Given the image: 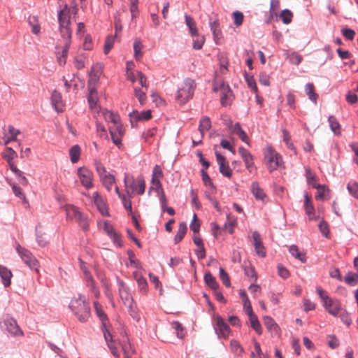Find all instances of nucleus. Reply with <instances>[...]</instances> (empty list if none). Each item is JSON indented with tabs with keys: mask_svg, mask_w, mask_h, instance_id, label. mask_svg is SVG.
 <instances>
[{
	"mask_svg": "<svg viewBox=\"0 0 358 358\" xmlns=\"http://www.w3.org/2000/svg\"><path fill=\"white\" fill-rule=\"evenodd\" d=\"M69 308L80 322H86L90 316V307L86 297L79 294L78 298L71 299Z\"/></svg>",
	"mask_w": 358,
	"mask_h": 358,
	"instance_id": "f257e3e1",
	"label": "nucleus"
},
{
	"mask_svg": "<svg viewBox=\"0 0 358 358\" xmlns=\"http://www.w3.org/2000/svg\"><path fill=\"white\" fill-rule=\"evenodd\" d=\"M196 85L194 80L187 78L184 82L181 87H180L176 93V99L180 104L185 103L189 99H192Z\"/></svg>",
	"mask_w": 358,
	"mask_h": 358,
	"instance_id": "f03ea898",
	"label": "nucleus"
},
{
	"mask_svg": "<svg viewBox=\"0 0 358 358\" xmlns=\"http://www.w3.org/2000/svg\"><path fill=\"white\" fill-rule=\"evenodd\" d=\"M60 35L62 38L71 37V29L69 27L70 15L67 5L58 13Z\"/></svg>",
	"mask_w": 358,
	"mask_h": 358,
	"instance_id": "7ed1b4c3",
	"label": "nucleus"
},
{
	"mask_svg": "<svg viewBox=\"0 0 358 358\" xmlns=\"http://www.w3.org/2000/svg\"><path fill=\"white\" fill-rule=\"evenodd\" d=\"M16 251L20 255L22 262L30 269L34 270L36 272L38 271V268L40 266L39 262L29 250L21 247L20 245L18 244L16 246Z\"/></svg>",
	"mask_w": 358,
	"mask_h": 358,
	"instance_id": "20e7f679",
	"label": "nucleus"
},
{
	"mask_svg": "<svg viewBox=\"0 0 358 358\" xmlns=\"http://www.w3.org/2000/svg\"><path fill=\"white\" fill-rule=\"evenodd\" d=\"M266 166L269 172L276 170L282 163L281 156L275 152L271 147H268L265 152Z\"/></svg>",
	"mask_w": 358,
	"mask_h": 358,
	"instance_id": "39448f33",
	"label": "nucleus"
},
{
	"mask_svg": "<svg viewBox=\"0 0 358 358\" xmlns=\"http://www.w3.org/2000/svg\"><path fill=\"white\" fill-rule=\"evenodd\" d=\"M214 329L219 338H228L231 332L229 325L220 315L215 317Z\"/></svg>",
	"mask_w": 358,
	"mask_h": 358,
	"instance_id": "423d86ee",
	"label": "nucleus"
},
{
	"mask_svg": "<svg viewBox=\"0 0 358 358\" xmlns=\"http://www.w3.org/2000/svg\"><path fill=\"white\" fill-rule=\"evenodd\" d=\"M116 281L119 295L123 303L127 306L129 303H133V298L131 295L129 287L118 276H116Z\"/></svg>",
	"mask_w": 358,
	"mask_h": 358,
	"instance_id": "0eeeda50",
	"label": "nucleus"
},
{
	"mask_svg": "<svg viewBox=\"0 0 358 358\" xmlns=\"http://www.w3.org/2000/svg\"><path fill=\"white\" fill-rule=\"evenodd\" d=\"M77 175L80 179V183L86 189H90L92 187L93 174L91 171L85 166L79 167L77 170Z\"/></svg>",
	"mask_w": 358,
	"mask_h": 358,
	"instance_id": "6e6552de",
	"label": "nucleus"
},
{
	"mask_svg": "<svg viewBox=\"0 0 358 358\" xmlns=\"http://www.w3.org/2000/svg\"><path fill=\"white\" fill-rule=\"evenodd\" d=\"M3 324L6 327V331L11 336H23V331L20 328V327L17 324V321L14 318L9 317V316L6 317V318L3 321Z\"/></svg>",
	"mask_w": 358,
	"mask_h": 358,
	"instance_id": "1a4fd4ad",
	"label": "nucleus"
},
{
	"mask_svg": "<svg viewBox=\"0 0 358 358\" xmlns=\"http://www.w3.org/2000/svg\"><path fill=\"white\" fill-rule=\"evenodd\" d=\"M64 39V44L62 47L61 50H57L56 52L57 58L58 63L60 66L65 65L66 62V57L68 55L69 49L71 42V37H65L62 38Z\"/></svg>",
	"mask_w": 358,
	"mask_h": 358,
	"instance_id": "9d476101",
	"label": "nucleus"
},
{
	"mask_svg": "<svg viewBox=\"0 0 358 358\" xmlns=\"http://www.w3.org/2000/svg\"><path fill=\"white\" fill-rule=\"evenodd\" d=\"M151 117V111L150 110H144L141 113L134 110L129 113L130 122L132 127H136L138 121L148 120L150 119Z\"/></svg>",
	"mask_w": 358,
	"mask_h": 358,
	"instance_id": "9b49d317",
	"label": "nucleus"
},
{
	"mask_svg": "<svg viewBox=\"0 0 358 358\" xmlns=\"http://www.w3.org/2000/svg\"><path fill=\"white\" fill-rule=\"evenodd\" d=\"M323 306L330 315L334 317H337L340 311L343 309L341 301L338 299L331 298L325 301Z\"/></svg>",
	"mask_w": 358,
	"mask_h": 358,
	"instance_id": "f8f14e48",
	"label": "nucleus"
},
{
	"mask_svg": "<svg viewBox=\"0 0 358 358\" xmlns=\"http://www.w3.org/2000/svg\"><path fill=\"white\" fill-rule=\"evenodd\" d=\"M217 162L219 165L220 172L225 177L231 178L232 176V170L230 169L226 158L221 155L219 152H215Z\"/></svg>",
	"mask_w": 358,
	"mask_h": 358,
	"instance_id": "ddd939ff",
	"label": "nucleus"
},
{
	"mask_svg": "<svg viewBox=\"0 0 358 358\" xmlns=\"http://www.w3.org/2000/svg\"><path fill=\"white\" fill-rule=\"evenodd\" d=\"M89 91L90 93L87 97V101L89 103L90 108L94 114L99 115V110H101V108L97 104L99 101L97 91L95 87H90Z\"/></svg>",
	"mask_w": 358,
	"mask_h": 358,
	"instance_id": "4468645a",
	"label": "nucleus"
},
{
	"mask_svg": "<svg viewBox=\"0 0 358 358\" xmlns=\"http://www.w3.org/2000/svg\"><path fill=\"white\" fill-rule=\"evenodd\" d=\"M253 244L256 253L261 257L266 256V249L263 245L259 233L257 231L252 233Z\"/></svg>",
	"mask_w": 358,
	"mask_h": 358,
	"instance_id": "2eb2a0df",
	"label": "nucleus"
},
{
	"mask_svg": "<svg viewBox=\"0 0 358 358\" xmlns=\"http://www.w3.org/2000/svg\"><path fill=\"white\" fill-rule=\"evenodd\" d=\"M103 336L112 355L116 358H120V354L108 329H103Z\"/></svg>",
	"mask_w": 358,
	"mask_h": 358,
	"instance_id": "dca6fc26",
	"label": "nucleus"
},
{
	"mask_svg": "<svg viewBox=\"0 0 358 358\" xmlns=\"http://www.w3.org/2000/svg\"><path fill=\"white\" fill-rule=\"evenodd\" d=\"M231 90L229 85H222L220 87V102L223 106H227L230 105Z\"/></svg>",
	"mask_w": 358,
	"mask_h": 358,
	"instance_id": "f3484780",
	"label": "nucleus"
},
{
	"mask_svg": "<svg viewBox=\"0 0 358 358\" xmlns=\"http://www.w3.org/2000/svg\"><path fill=\"white\" fill-rule=\"evenodd\" d=\"M124 182L126 187L127 194H128L129 196H131L136 189V180L132 175L125 173Z\"/></svg>",
	"mask_w": 358,
	"mask_h": 358,
	"instance_id": "a211bd4d",
	"label": "nucleus"
},
{
	"mask_svg": "<svg viewBox=\"0 0 358 358\" xmlns=\"http://www.w3.org/2000/svg\"><path fill=\"white\" fill-rule=\"evenodd\" d=\"M51 103L57 112L63 111L64 105L62 101V97L61 94L57 90H54L52 93Z\"/></svg>",
	"mask_w": 358,
	"mask_h": 358,
	"instance_id": "6ab92c4d",
	"label": "nucleus"
},
{
	"mask_svg": "<svg viewBox=\"0 0 358 358\" xmlns=\"http://www.w3.org/2000/svg\"><path fill=\"white\" fill-rule=\"evenodd\" d=\"M238 153L241 156L245 167L248 169H250L254 165L253 157L251 153L243 147H240L238 148Z\"/></svg>",
	"mask_w": 358,
	"mask_h": 358,
	"instance_id": "aec40b11",
	"label": "nucleus"
},
{
	"mask_svg": "<svg viewBox=\"0 0 358 358\" xmlns=\"http://www.w3.org/2000/svg\"><path fill=\"white\" fill-rule=\"evenodd\" d=\"M251 192L257 200L264 202L266 195L257 182H253L250 187Z\"/></svg>",
	"mask_w": 358,
	"mask_h": 358,
	"instance_id": "412c9836",
	"label": "nucleus"
},
{
	"mask_svg": "<svg viewBox=\"0 0 358 358\" xmlns=\"http://www.w3.org/2000/svg\"><path fill=\"white\" fill-rule=\"evenodd\" d=\"M93 305H94V308L95 312L96 313V315L98 316V317L102 322V331H103V329H108L106 328V324L108 322L107 315L105 314L104 311L103 310L101 305L98 301H94Z\"/></svg>",
	"mask_w": 358,
	"mask_h": 358,
	"instance_id": "4be33fe9",
	"label": "nucleus"
},
{
	"mask_svg": "<svg viewBox=\"0 0 358 358\" xmlns=\"http://www.w3.org/2000/svg\"><path fill=\"white\" fill-rule=\"evenodd\" d=\"M264 324L266 329L273 335L279 334V327L274 320L269 316H264L263 318Z\"/></svg>",
	"mask_w": 358,
	"mask_h": 358,
	"instance_id": "5701e85b",
	"label": "nucleus"
},
{
	"mask_svg": "<svg viewBox=\"0 0 358 358\" xmlns=\"http://www.w3.org/2000/svg\"><path fill=\"white\" fill-rule=\"evenodd\" d=\"M13 274L8 268L0 265V277L4 287H7L10 285Z\"/></svg>",
	"mask_w": 358,
	"mask_h": 358,
	"instance_id": "b1692460",
	"label": "nucleus"
},
{
	"mask_svg": "<svg viewBox=\"0 0 358 358\" xmlns=\"http://www.w3.org/2000/svg\"><path fill=\"white\" fill-rule=\"evenodd\" d=\"M121 346L124 358H136L133 357V355H136V351L129 340L123 341L121 343Z\"/></svg>",
	"mask_w": 358,
	"mask_h": 358,
	"instance_id": "393cba45",
	"label": "nucleus"
},
{
	"mask_svg": "<svg viewBox=\"0 0 358 358\" xmlns=\"http://www.w3.org/2000/svg\"><path fill=\"white\" fill-rule=\"evenodd\" d=\"M304 208L306 214L308 215L310 220H314V212L315 208L311 202L310 197L308 194V193L305 192L304 194Z\"/></svg>",
	"mask_w": 358,
	"mask_h": 358,
	"instance_id": "a878e982",
	"label": "nucleus"
},
{
	"mask_svg": "<svg viewBox=\"0 0 358 358\" xmlns=\"http://www.w3.org/2000/svg\"><path fill=\"white\" fill-rule=\"evenodd\" d=\"M99 114L101 115L106 122H111L113 124L118 123L120 116L117 114L113 113L107 109L99 110Z\"/></svg>",
	"mask_w": 358,
	"mask_h": 358,
	"instance_id": "bb28decb",
	"label": "nucleus"
},
{
	"mask_svg": "<svg viewBox=\"0 0 358 358\" xmlns=\"http://www.w3.org/2000/svg\"><path fill=\"white\" fill-rule=\"evenodd\" d=\"M211 127V122L208 117L204 116L201 118L199 125V131L201 134V138H203L204 132L208 131Z\"/></svg>",
	"mask_w": 358,
	"mask_h": 358,
	"instance_id": "cd10ccee",
	"label": "nucleus"
},
{
	"mask_svg": "<svg viewBox=\"0 0 358 358\" xmlns=\"http://www.w3.org/2000/svg\"><path fill=\"white\" fill-rule=\"evenodd\" d=\"M64 210L66 211L67 218L70 220H76L81 214L78 210V208L73 205H66Z\"/></svg>",
	"mask_w": 358,
	"mask_h": 358,
	"instance_id": "c85d7f7f",
	"label": "nucleus"
},
{
	"mask_svg": "<svg viewBox=\"0 0 358 358\" xmlns=\"http://www.w3.org/2000/svg\"><path fill=\"white\" fill-rule=\"evenodd\" d=\"M134 278L136 279L138 289L140 291L145 294L147 292L148 283L145 278H143L138 272L134 273Z\"/></svg>",
	"mask_w": 358,
	"mask_h": 358,
	"instance_id": "c756f323",
	"label": "nucleus"
},
{
	"mask_svg": "<svg viewBox=\"0 0 358 358\" xmlns=\"http://www.w3.org/2000/svg\"><path fill=\"white\" fill-rule=\"evenodd\" d=\"M185 24L192 36H197L198 29L194 20L189 15H185Z\"/></svg>",
	"mask_w": 358,
	"mask_h": 358,
	"instance_id": "7c9ffc66",
	"label": "nucleus"
},
{
	"mask_svg": "<svg viewBox=\"0 0 358 358\" xmlns=\"http://www.w3.org/2000/svg\"><path fill=\"white\" fill-rule=\"evenodd\" d=\"M305 92L308 95V99L314 103H317L318 94L315 92L313 83H308L305 86Z\"/></svg>",
	"mask_w": 358,
	"mask_h": 358,
	"instance_id": "2f4dec72",
	"label": "nucleus"
},
{
	"mask_svg": "<svg viewBox=\"0 0 358 358\" xmlns=\"http://www.w3.org/2000/svg\"><path fill=\"white\" fill-rule=\"evenodd\" d=\"M289 252L293 257L299 259L302 263H305L306 262V254L300 252L299 248L296 245H292L289 246Z\"/></svg>",
	"mask_w": 358,
	"mask_h": 358,
	"instance_id": "473e14b6",
	"label": "nucleus"
},
{
	"mask_svg": "<svg viewBox=\"0 0 358 358\" xmlns=\"http://www.w3.org/2000/svg\"><path fill=\"white\" fill-rule=\"evenodd\" d=\"M81 150L78 145H73L69 150V156L71 162L73 164L77 163L80 157Z\"/></svg>",
	"mask_w": 358,
	"mask_h": 358,
	"instance_id": "72a5a7b5",
	"label": "nucleus"
},
{
	"mask_svg": "<svg viewBox=\"0 0 358 358\" xmlns=\"http://www.w3.org/2000/svg\"><path fill=\"white\" fill-rule=\"evenodd\" d=\"M306 180L308 185H311L313 188H320V184L317 182V178L313 174L309 167L306 168Z\"/></svg>",
	"mask_w": 358,
	"mask_h": 358,
	"instance_id": "f704fd0d",
	"label": "nucleus"
},
{
	"mask_svg": "<svg viewBox=\"0 0 358 358\" xmlns=\"http://www.w3.org/2000/svg\"><path fill=\"white\" fill-rule=\"evenodd\" d=\"M204 281L206 284L212 289H218L219 284L217 282L215 278L210 272L205 273Z\"/></svg>",
	"mask_w": 358,
	"mask_h": 358,
	"instance_id": "c9c22d12",
	"label": "nucleus"
},
{
	"mask_svg": "<svg viewBox=\"0 0 358 358\" xmlns=\"http://www.w3.org/2000/svg\"><path fill=\"white\" fill-rule=\"evenodd\" d=\"M27 21L31 27L32 33L36 35L38 34L41 31V27L37 17L34 15H29Z\"/></svg>",
	"mask_w": 358,
	"mask_h": 358,
	"instance_id": "e433bc0d",
	"label": "nucleus"
},
{
	"mask_svg": "<svg viewBox=\"0 0 358 358\" xmlns=\"http://www.w3.org/2000/svg\"><path fill=\"white\" fill-rule=\"evenodd\" d=\"M328 122L331 131L336 135L341 134V126L336 118L334 115H329L328 117Z\"/></svg>",
	"mask_w": 358,
	"mask_h": 358,
	"instance_id": "4c0bfd02",
	"label": "nucleus"
},
{
	"mask_svg": "<svg viewBox=\"0 0 358 358\" xmlns=\"http://www.w3.org/2000/svg\"><path fill=\"white\" fill-rule=\"evenodd\" d=\"M103 185L108 191L112 189L113 185L115 182V176L110 173L105 174L103 178H101Z\"/></svg>",
	"mask_w": 358,
	"mask_h": 358,
	"instance_id": "58836bf2",
	"label": "nucleus"
},
{
	"mask_svg": "<svg viewBox=\"0 0 358 358\" xmlns=\"http://www.w3.org/2000/svg\"><path fill=\"white\" fill-rule=\"evenodd\" d=\"M187 231V227L186 224L185 222L180 223L178 232L174 237L175 243H178L182 240Z\"/></svg>",
	"mask_w": 358,
	"mask_h": 358,
	"instance_id": "ea45409f",
	"label": "nucleus"
},
{
	"mask_svg": "<svg viewBox=\"0 0 358 358\" xmlns=\"http://www.w3.org/2000/svg\"><path fill=\"white\" fill-rule=\"evenodd\" d=\"M210 27L213 32L215 40H218L222 37V32L220 29L219 22L217 20L214 21L210 20Z\"/></svg>",
	"mask_w": 358,
	"mask_h": 358,
	"instance_id": "a19ab883",
	"label": "nucleus"
},
{
	"mask_svg": "<svg viewBox=\"0 0 358 358\" xmlns=\"http://www.w3.org/2000/svg\"><path fill=\"white\" fill-rule=\"evenodd\" d=\"M79 262L80 268L83 273L85 280L86 281V282H92V280H94V278L88 269L86 263L84 262L81 259H79Z\"/></svg>",
	"mask_w": 358,
	"mask_h": 358,
	"instance_id": "79ce46f5",
	"label": "nucleus"
},
{
	"mask_svg": "<svg viewBox=\"0 0 358 358\" xmlns=\"http://www.w3.org/2000/svg\"><path fill=\"white\" fill-rule=\"evenodd\" d=\"M250 325L252 329L260 335L262 333V327L257 317L255 315L249 317Z\"/></svg>",
	"mask_w": 358,
	"mask_h": 358,
	"instance_id": "37998d69",
	"label": "nucleus"
},
{
	"mask_svg": "<svg viewBox=\"0 0 358 358\" xmlns=\"http://www.w3.org/2000/svg\"><path fill=\"white\" fill-rule=\"evenodd\" d=\"M171 327L176 330L178 338H182L185 336V331L180 322L174 321L171 323Z\"/></svg>",
	"mask_w": 358,
	"mask_h": 358,
	"instance_id": "c03bdc74",
	"label": "nucleus"
},
{
	"mask_svg": "<svg viewBox=\"0 0 358 358\" xmlns=\"http://www.w3.org/2000/svg\"><path fill=\"white\" fill-rule=\"evenodd\" d=\"M17 157L16 152L11 148L7 147L3 153V158L5 159L8 164H10L14 158Z\"/></svg>",
	"mask_w": 358,
	"mask_h": 358,
	"instance_id": "a18cd8bd",
	"label": "nucleus"
},
{
	"mask_svg": "<svg viewBox=\"0 0 358 358\" xmlns=\"http://www.w3.org/2000/svg\"><path fill=\"white\" fill-rule=\"evenodd\" d=\"M115 36L110 35L107 36L105 41L103 52L105 55H107L112 48L113 47L115 43Z\"/></svg>",
	"mask_w": 358,
	"mask_h": 358,
	"instance_id": "49530a36",
	"label": "nucleus"
},
{
	"mask_svg": "<svg viewBox=\"0 0 358 358\" xmlns=\"http://www.w3.org/2000/svg\"><path fill=\"white\" fill-rule=\"evenodd\" d=\"M192 37L194 38L192 43L193 48L195 50L201 49L205 41L204 36L199 35L198 32L197 36H194Z\"/></svg>",
	"mask_w": 358,
	"mask_h": 358,
	"instance_id": "de8ad7c7",
	"label": "nucleus"
},
{
	"mask_svg": "<svg viewBox=\"0 0 358 358\" xmlns=\"http://www.w3.org/2000/svg\"><path fill=\"white\" fill-rule=\"evenodd\" d=\"M341 320L348 327H349L352 324V320L349 313L344 308H343L338 315Z\"/></svg>",
	"mask_w": 358,
	"mask_h": 358,
	"instance_id": "09e8293b",
	"label": "nucleus"
},
{
	"mask_svg": "<svg viewBox=\"0 0 358 358\" xmlns=\"http://www.w3.org/2000/svg\"><path fill=\"white\" fill-rule=\"evenodd\" d=\"M349 193L355 198L358 199V183L355 181H350L347 185Z\"/></svg>",
	"mask_w": 358,
	"mask_h": 358,
	"instance_id": "8fccbe9b",
	"label": "nucleus"
},
{
	"mask_svg": "<svg viewBox=\"0 0 358 358\" xmlns=\"http://www.w3.org/2000/svg\"><path fill=\"white\" fill-rule=\"evenodd\" d=\"M78 221L79 226L85 231L88 230L89 229V220L87 216L83 214H80L78 218L76 219Z\"/></svg>",
	"mask_w": 358,
	"mask_h": 358,
	"instance_id": "3c124183",
	"label": "nucleus"
},
{
	"mask_svg": "<svg viewBox=\"0 0 358 358\" xmlns=\"http://www.w3.org/2000/svg\"><path fill=\"white\" fill-rule=\"evenodd\" d=\"M220 278L222 281L223 284L227 287H229L231 286L230 279L229 277V275L225 271V270L222 268H220Z\"/></svg>",
	"mask_w": 358,
	"mask_h": 358,
	"instance_id": "603ef678",
	"label": "nucleus"
},
{
	"mask_svg": "<svg viewBox=\"0 0 358 358\" xmlns=\"http://www.w3.org/2000/svg\"><path fill=\"white\" fill-rule=\"evenodd\" d=\"M280 17L282 22L285 24H287L292 22V13L288 9H284L280 14Z\"/></svg>",
	"mask_w": 358,
	"mask_h": 358,
	"instance_id": "864d4df0",
	"label": "nucleus"
},
{
	"mask_svg": "<svg viewBox=\"0 0 358 358\" xmlns=\"http://www.w3.org/2000/svg\"><path fill=\"white\" fill-rule=\"evenodd\" d=\"M94 203L97 206V208L99 210V212L101 213V215H103L104 216L109 215L108 212L106 208V204L102 198L99 200L98 199L97 201H96L94 202Z\"/></svg>",
	"mask_w": 358,
	"mask_h": 358,
	"instance_id": "5fc2aeb1",
	"label": "nucleus"
},
{
	"mask_svg": "<svg viewBox=\"0 0 358 358\" xmlns=\"http://www.w3.org/2000/svg\"><path fill=\"white\" fill-rule=\"evenodd\" d=\"M288 59L290 63L299 65L302 61V57L296 52H292L288 55Z\"/></svg>",
	"mask_w": 358,
	"mask_h": 358,
	"instance_id": "6e6d98bb",
	"label": "nucleus"
},
{
	"mask_svg": "<svg viewBox=\"0 0 358 358\" xmlns=\"http://www.w3.org/2000/svg\"><path fill=\"white\" fill-rule=\"evenodd\" d=\"M131 196H129L128 194L121 196L122 203L124 207V208L129 213L132 212V206L131 199Z\"/></svg>",
	"mask_w": 358,
	"mask_h": 358,
	"instance_id": "4d7b16f0",
	"label": "nucleus"
},
{
	"mask_svg": "<svg viewBox=\"0 0 358 358\" xmlns=\"http://www.w3.org/2000/svg\"><path fill=\"white\" fill-rule=\"evenodd\" d=\"M137 185H138V189H137V194H143L145 189V182L144 180V178L142 176H139L137 179Z\"/></svg>",
	"mask_w": 358,
	"mask_h": 358,
	"instance_id": "13d9d810",
	"label": "nucleus"
},
{
	"mask_svg": "<svg viewBox=\"0 0 358 358\" xmlns=\"http://www.w3.org/2000/svg\"><path fill=\"white\" fill-rule=\"evenodd\" d=\"M345 281L350 285H354L358 282V275L348 273L345 277Z\"/></svg>",
	"mask_w": 358,
	"mask_h": 358,
	"instance_id": "bf43d9fd",
	"label": "nucleus"
},
{
	"mask_svg": "<svg viewBox=\"0 0 358 358\" xmlns=\"http://www.w3.org/2000/svg\"><path fill=\"white\" fill-rule=\"evenodd\" d=\"M135 96L138 99L139 103L143 105L146 99L145 92L143 91L140 88L135 87L134 88Z\"/></svg>",
	"mask_w": 358,
	"mask_h": 358,
	"instance_id": "052dcab7",
	"label": "nucleus"
},
{
	"mask_svg": "<svg viewBox=\"0 0 358 358\" xmlns=\"http://www.w3.org/2000/svg\"><path fill=\"white\" fill-rule=\"evenodd\" d=\"M341 33L343 36L349 41H352L355 36V31L349 28H343Z\"/></svg>",
	"mask_w": 358,
	"mask_h": 358,
	"instance_id": "680f3d73",
	"label": "nucleus"
},
{
	"mask_svg": "<svg viewBox=\"0 0 358 358\" xmlns=\"http://www.w3.org/2000/svg\"><path fill=\"white\" fill-rule=\"evenodd\" d=\"M189 228L194 233H198L199 231L200 223L197 220V217L195 213L194 214L193 219L190 223Z\"/></svg>",
	"mask_w": 358,
	"mask_h": 358,
	"instance_id": "e2e57ef3",
	"label": "nucleus"
},
{
	"mask_svg": "<svg viewBox=\"0 0 358 358\" xmlns=\"http://www.w3.org/2000/svg\"><path fill=\"white\" fill-rule=\"evenodd\" d=\"M96 131L100 137L106 138H108V135H107V132H106V129L105 127L99 121H96Z\"/></svg>",
	"mask_w": 358,
	"mask_h": 358,
	"instance_id": "0e129e2a",
	"label": "nucleus"
},
{
	"mask_svg": "<svg viewBox=\"0 0 358 358\" xmlns=\"http://www.w3.org/2000/svg\"><path fill=\"white\" fill-rule=\"evenodd\" d=\"M128 306V311L130 316L136 322H139L141 317L139 314L137 313L136 309L133 307L132 303H129L127 305Z\"/></svg>",
	"mask_w": 358,
	"mask_h": 358,
	"instance_id": "69168bd1",
	"label": "nucleus"
},
{
	"mask_svg": "<svg viewBox=\"0 0 358 358\" xmlns=\"http://www.w3.org/2000/svg\"><path fill=\"white\" fill-rule=\"evenodd\" d=\"M328 345L331 349H336L339 346V341L335 335H329Z\"/></svg>",
	"mask_w": 358,
	"mask_h": 358,
	"instance_id": "338daca9",
	"label": "nucleus"
},
{
	"mask_svg": "<svg viewBox=\"0 0 358 358\" xmlns=\"http://www.w3.org/2000/svg\"><path fill=\"white\" fill-rule=\"evenodd\" d=\"M233 17L234 20V24L238 27L242 24L243 21V14L240 11H235L233 13Z\"/></svg>",
	"mask_w": 358,
	"mask_h": 358,
	"instance_id": "774afa93",
	"label": "nucleus"
}]
</instances>
